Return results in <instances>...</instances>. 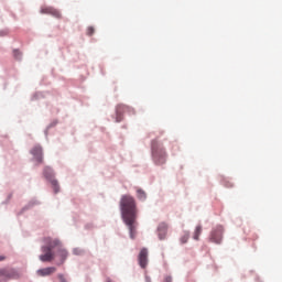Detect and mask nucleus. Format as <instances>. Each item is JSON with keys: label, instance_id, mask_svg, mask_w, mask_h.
<instances>
[{"label": "nucleus", "instance_id": "nucleus-21", "mask_svg": "<svg viewBox=\"0 0 282 282\" xmlns=\"http://www.w3.org/2000/svg\"><path fill=\"white\" fill-rule=\"evenodd\" d=\"M6 257L4 256H0V261H4Z\"/></svg>", "mask_w": 282, "mask_h": 282}, {"label": "nucleus", "instance_id": "nucleus-16", "mask_svg": "<svg viewBox=\"0 0 282 282\" xmlns=\"http://www.w3.org/2000/svg\"><path fill=\"white\" fill-rule=\"evenodd\" d=\"M189 236V232H185L183 237H181V243H187Z\"/></svg>", "mask_w": 282, "mask_h": 282}, {"label": "nucleus", "instance_id": "nucleus-6", "mask_svg": "<svg viewBox=\"0 0 282 282\" xmlns=\"http://www.w3.org/2000/svg\"><path fill=\"white\" fill-rule=\"evenodd\" d=\"M149 263V252L147 248H142L141 252H139V265L141 268H147Z\"/></svg>", "mask_w": 282, "mask_h": 282}, {"label": "nucleus", "instance_id": "nucleus-10", "mask_svg": "<svg viewBox=\"0 0 282 282\" xmlns=\"http://www.w3.org/2000/svg\"><path fill=\"white\" fill-rule=\"evenodd\" d=\"M54 272H56V268H54V267L41 268L40 270H37V274L40 276H48L50 274H53Z\"/></svg>", "mask_w": 282, "mask_h": 282}, {"label": "nucleus", "instance_id": "nucleus-15", "mask_svg": "<svg viewBox=\"0 0 282 282\" xmlns=\"http://www.w3.org/2000/svg\"><path fill=\"white\" fill-rule=\"evenodd\" d=\"M124 109V107H117V122H121L122 116L121 111Z\"/></svg>", "mask_w": 282, "mask_h": 282}, {"label": "nucleus", "instance_id": "nucleus-12", "mask_svg": "<svg viewBox=\"0 0 282 282\" xmlns=\"http://www.w3.org/2000/svg\"><path fill=\"white\" fill-rule=\"evenodd\" d=\"M167 235V226L166 224H161L159 226V239H165Z\"/></svg>", "mask_w": 282, "mask_h": 282}, {"label": "nucleus", "instance_id": "nucleus-11", "mask_svg": "<svg viewBox=\"0 0 282 282\" xmlns=\"http://www.w3.org/2000/svg\"><path fill=\"white\" fill-rule=\"evenodd\" d=\"M58 248H59L58 257L61 258L59 264H62V263H64V261H66V259L68 257V252L64 248H61V241H59Z\"/></svg>", "mask_w": 282, "mask_h": 282}, {"label": "nucleus", "instance_id": "nucleus-3", "mask_svg": "<svg viewBox=\"0 0 282 282\" xmlns=\"http://www.w3.org/2000/svg\"><path fill=\"white\" fill-rule=\"evenodd\" d=\"M166 159L167 153L163 144H161L158 140H152V160L154 161V164H165Z\"/></svg>", "mask_w": 282, "mask_h": 282}, {"label": "nucleus", "instance_id": "nucleus-14", "mask_svg": "<svg viewBox=\"0 0 282 282\" xmlns=\"http://www.w3.org/2000/svg\"><path fill=\"white\" fill-rule=\"evenodd\" d=\"M137 197H139V199H147L145 191H142V188H137Z\"/></svg>", "mask_w": 282, "mask_h": 282}, {"label": "nucleus", "instance_id": "nucleus-22", "mask_svg": "<svg viewBox=\"0 0 282 282\" xmlns=\"http://www.w3.org/2000/svg\"><path fill=\"white\" fill-rule=\"evenodd\" d=\"M107 282H112V281H107Z\"/></svg>", "mask_w": 282, "mask_h": 282}, {"label": "nucleus", "instance_id": "nucleus-1", "mask_svg": "<svg viewBox=\"0 0 282 282\" xmlns=\"http://www.w3.org/2000/svg\"><path fill=\"white\" fill-rule=\"evenodd\" d=\"M120 210L123 221L130 230V237L134 239L137 234L138 208L134 197L131 195H122L120 200Z\"/></svg>", "mask_w": 282, "mask_h": 282}, {"label": "nucleus", "instance_id": "nucleus-2", "mask_svg": "<svg viewBox=\"0 0 282 282\" xmlns=\"http://www.w3.org/2000/svg\"><path fill=\"white\" fill-rule=\"evenodd\" d=\"M45 246H42V252L43 254H40L41 261H53L55 259V254L53 252L54 248L56 246H59L58 239H52L51 237H46L44 239Z\"/></svg>", "mask_w": 282, "mask_h": 282}, {"label": "nucleus", "instance_id": "nucleus-4", "mask_svg": "<svg viewBox=\"0 0 282 282\" xmlns=\"http://www.w3.org/2000/svg\"><path fill=\"white\" fill-rule=\"evenodd\" d=\"M224 236V227L223 226H216L210 232V240L215 243H221Z\"/></svg>", "mask_w": 282, "mask_h": 282}, {"label": "nucleus", "instance_id": "nucleus-7", "mask_svg": "<svg viewBox=\"0 0 282 282\" xmlns=\"http://www.w3.org/2000/svg\"><path fill=\"white\" fill-rule=\"evenodd\" d=\"M41 14H51L52 17H55V19H61L62 17L59 10H56L55 8L51 7L41 8Z\"/></svg>", "mask_w": 282, "mask_h": 282}, {"label": "nucleus", "instance_id": "nucleus-18", "mask_svg": "<svg viewBox=\"0 0 282 282\" xmlns=\"http://www.w3.org/2000/svg\"><path fill=\"white\" fill-rule=\"evenodd\" d=\"M58 279L61 282H67V279L64 276V274H58Z\"/></svg>", "mask_w": 282, "mask_h": 282}, {"label": "nucleus", "instance_id": "nucleus-9", "mask_svg": "<svg viewBox=\"0 0 282 282\" xmlns=\"http://www.w3.org/2000/svg\"><path fill=\"white\" fill-rule=\"evenodd\" d=\"M14 272L12 270L2 269L0 270V282L9 281V279H13Z\"/></svg>", "mask_w": 282, "mask_h": 282}, {"label": "nucleus", "instance_id": "nucleus-17", "mask_svg": "<svg viewBox=\"0 0 282 282\" xmlns=\"http://www.w3.org/2000/svg\"><path fill=\"white\" fill-rule=\"evenodd\" d=\"M94 32H95V28H88L87 34H88L89 36H93Z\"/></svg>", "mask_w": 282, "mask_h": 282}, {"label": "nucleus", "instance_id": "nucleus-5", "mask_svg": "<svg viewBox=\"0 0 282 282\" xmlns=\"http://www.w3.org/2000/svg\"><path fill=\"white\" fill-rule=\"evenodd\" d=\"M44 175H45V177H47L48 180H51V184H52V186H53L54 192H55V193H58V191H59V185H58L57 180H53V171H52V169H50V166H46V167L44 169Z\"/></svg>", "mask_w": 282, "mask_h": 282}, {"label": "nucleus", "instance_id": "nucleus-8", "mask_svg": "<svg viewBox=\"0 0 282 282\" xmlns=\"http://www.w3.org/2000/svg\"><path fill=\"white\" fill-rule=\"evenodd\" d=\"M32 155H34L35 160L41 164L43 162V149L40 145L33 147L31 150Z\"/></svg>", "mask_w": 282, "mask_h": 282}, {"label": "nucleus", "instance_id": "nucleus-13", "mask_svg": "<svg viewBox=\"0 0 282 282\" xmlns=\"http://www.w3.org/2000/svg\"><path fill=\"white\" fill-rule=\"evenodd\" d=\"M202 232H203V227L202 226H196L193 238L198 240Z\"/></svg>", "mask_w": 282, "mask_h": 282}, {"label": "nucleus", "instance_id": "nucleus-20", "mask_svg": "<svg viewBox=\"0 0 282 282\" xmlns=\"http://www.w3.org/2000/svg\"><path fill=\"white\" fill-rule=\"evenodd\" d=\"M14 56H15L17 58H19V56H20V52L14 51Z\"/></svg>", "mask_w": 282, "mask_h": 282}, {"label": "nucleus", "instance_id": "nucleus-19", "mask_svg": "<svg viewBox=\"0 0 282 282\" xmlns=\"http://www.w3.org/2000/svg\"><path fill=\"white\" fill-rule=\"evenodd\" d=\"M172 281H173L172 276H165V282H172Z\"/></svg>", "mask_w": 282, "mask_h": 282}]
</instances>
